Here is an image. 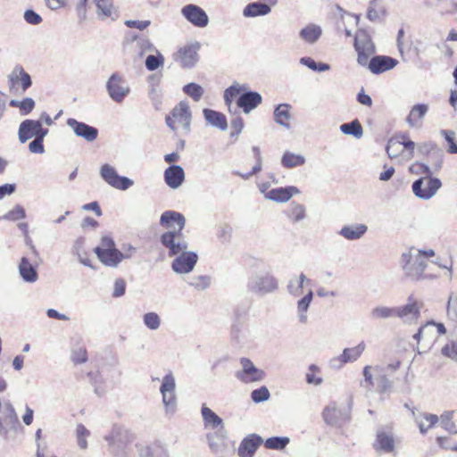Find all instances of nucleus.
Listing matches in <instances>:
<instances>
[{"label": "nucleus", "mask_w": 457, "mask_h": 457, "mask_svg": "<svg viewBox=\"0 0 457 457\" xmlns=\"http://www.w3.org/2000/svg\"><path fill=\"white\" fill-rule=\"evenodd\" d=\"M160 225L168 229L162 234L160 242L168 250L170 257H174L188 248V243L182 233L186 225L183 214L175 211H166L161 215Z\"/></svg>", "instance_id": "1"}, {"label": "nucleus", "mask_w": 457, "mask_h": 457, "mask_svg": "<svg viewBox=\"0 0 457 457\" xmlns=\"http://www.w3.org/2000/svg\"><path fill=\"white\" fill-rule=\"evenodd\" d=\"M237 96H239L237 100V105L241 108L245 113H249L262 101V97L258 92L250 91L247 89L246 85L235 82L224 91V101L229 112H233L231 109L232 101L234 97Z\"/></svg>", "instance_id": "2"}, {"label": "nucleus", "mask_w": 457, "mask_h": 457, "mask_svg": "<svg viewBox=\"0 0 457 457\" xmlns=\"http://www.w3.org/2000/svg\"><path fill=\"white\" fill-rule=\"evenodd\" d=\"M401 264L404 275L411 280H420L424 278V270L427 267L426 260L420 253L412 249L403 253L401 256Z\"/></svg>", "instance_id": "3"}, {"label": "nucleus", "mask_w": 457, "mask_h": 457, "mask_svg": "<svg viewBox=\"0 0 457 457\" xmlns=\"http://www.w3.org/2000/svg\"><path fill=\"white\" fill-rule=\"evenodd\" d=\"M424 307V302L411 294L406 300V303L396 307V318L407 325L417 324L421 317V310Z\"/></svg>", "instance_id": "4"}, {"label": "nucleus", "mask_w": 457, "mask_h": 457, "mask_svg": "<svg viewBox=\"0 0 457 457\" xmlns=\"http://www.w3.org/2000/svg\"><path fill=\"white\" fill-rule=\"evenodd\" d=\"M278 281L270 271H260L252 275L248 288L260 295L270 294L278 289Z\"/></svg>", "instance_id": "5"}, {"label": "nucleus", "mask_w": 457, "mask_h": 457, "mask_svg": "<svg viewBox=\"0 0 457 457\" xmlns=\"http://www.w3.org/2000/svg\"><path fill=\"white\" fill-rule=\"evenodd\" d=\"M442 187V182L435 177L420 178L411 184L413 195L421 200H429Z\"/></svg>", "instance_id": "6"}, {"label": "nucleus", "mask_w": 457, "mask_h": 457, "mask_svg": "<svg viewBox=\"0 0 457 457\" xmlns=\"http://www.w3.org/2000/svg\"><path fill=\"white\" fill-rule=\"evenodd\" d=\"M8 84L12 94H23L32 85L30 75L21 65H16L8 75Z\"/></svg>", "instance_id": "7"}, {"label": "nucleus", "mask_w": 457, "mask_h": 457, "mask_svg": "<svg viewBox=\"0 0 457 457\" xmlns=\"http://www.w3.org/2000/svg\"><path fill=\"white\" fill-rule=\"evenodd\" d=\"M166 124L172 130L175 129L174 123L177 122L186 132L190 131L191 112L187 102H179L172 110L171 116H167Z\"/></svg>", "instance_id": "8"}, {"label": "nucleus", "mask_w": 457, "mask_h": 457, "mask_svg": "<svg viewBox=\"0 0 457 457\" xmlns=\"http://www.w3.org/2000/svg\"><path fill=\"white\" fill-rule=\"evenodd\" d=\"M176 382L172 373L165 375L162 378L160 391L162 396V403L167 413L173 414L176 411L177 400L175 395Z\"/></svg>", "instance_id": "9"}, {"label": "nucleus", "mask_w": 457, "mask_h": 457, "mask_svg": "<svg viewBox=\"0 0 457 457\" xmlns=\"http://www.w3.org/2000/svg\"><path fill=\"white\" fill-rule=\"evenodd\" d=\"M322 417L327 425L342 428L350 420V411L345 407H338L333 403L323 410Z\"/></svg>", "instance_id": "10"}, {"label": "nucleus", "mask_w": 457, "mask_h": 457, "mask_svg": "<svg viewBox=\"0 0 457 457\" xmlns=\"http://www.w3.org/2000/svg\"><path fill=\"white\" fill-rule=\"evenodd\" d=\"M101 178L111 187L119 190H127L134 185V181L127 177L120 176L110 164H104L100 168Z\"/></svg>", "instance_id": "11"}, {"label": "nucleus", "mask_w": 457, "mask_h": 457, "mask_svg": "<svg viewBox=\"0 0 457 457\" xmlns=\"http://www.w3.org/2000/svg\"><path fill=\"white\" fill-rule=\"evenodd\" d=\"M242 369L236 372V378L243 383L249 384L262 381L265 372L258 369L253 362L247 358H241Z\"/></svg>", "instance_id": "12"}, {"label": "nucleus", "mask_w": 457, "mask_h": 457, "mask_svg": "<svg viewBox=\"0 0 457 457\" xmlns=\"http://www.w3.org/2000/svg\"><path fill=\"white\" fill-rule=\"evenodd\" d=\"M106 88L110 97L117 103H121L130 91L126 80L118 73L109 78Z\"/></svg>", "instance_id": "13"}, {"label": "nucleus", "mask_w": 457, "mask_h": 457, "mask_svg": "<svg viewBox=\"0 0 457 457\" xmlns=\"http://www.w3.org/2000/svg\"><path fill=\"white\" fill-rule=\"evenodd\" d=\"M198 261V255L195 252L184 250L175 255L171 263V268L178 274H187L191 272Z\"/></svg>", "instance_id": "14"}, {"label": "nucleus", "mask_w": 457, "mask_h": 457, "mask_svg": "<svg viewBox=\"0 0 457 457\" xmlns=\"http://www.w3.org/2000/svg\"><path fill=\"white\" fill-rule=\"evenodd\" d=\"M66 124L77 137L83 138L87 142H93L98 137V129L96 128L79 121L76 119L69 118Z\"/></svg>", "instance_id": "15"}, {"label": "nucleus", "mask_w": 457, "mask_h": 457, "mask_svg": "<svg viewBox=\"0 0 457 457\" xmlns=\"http://www.w3.org/2000/svg\"><path fill=\"white\" fill-rule=\"evenodd\" d=\"M365 348L366 345L363 341L354 347L345 348L343 353L337 358L330 360V366L333 368H340L345 363L357 361L364 352Z\"/></svg>", "instance_id": "16"}, {"label": "nucleus", "mask_w": 457, "mask_h": 457, "mask_svg": "<svg viewBox=\"0 0 457 457\" xmlns=\"http://www.w3.org/2000/svg\"><path fill=\"white\" fill-rule=\"evenodd\" d=\"M182 15L193 25L204 28L208 25L209 18L206 12L198 5L187 4L181 9Z\"/></svg>", "instance_id": "17"}, {"label": "nucleus", "mask_w": 457, "mask_h": 457, "mask_svg": "<svg viewBox=\"0 0 457 457\" xmlns=\"http://www.w3.org/2000/svg\"><path fill=\"white\" fill-rule=\"evenodd\" d=\"M18 423V417L13 406L7 403L0 411V435H6Z\"/></svg>", "instance_id": "18"}, {"label": "nucleus", "mask_w": 457, "mask_h": 457, "mask_svg": "<svg viewBox=\"0 0 457 457\" xmlns=\"http://www.w3.org/2000/svg\"><path fill=\"white\" fill-rule=\"evenodd\" d=\"M263 443V439L257 434H251L245 437L238 447L239 457H253L258 447Z\"/></svg>", "instance_id": "19"}, {"label": "nucleus", "mask_w": 457, "mask_h": 457, "mask_svg": "<svg viewBox=\"0 0 457 457\" xmlns=\"http://www.w3.org/2000/svg\"><path fill=\"white\" fill-rule=\"evenodd\" d=\"M94 251L100 262L109 267H117L123 259L131 258V253H122L116 248L103 252L100 249H95Z\"/></svg>", "instance_id": "20"}, {"label": "nucleus", "mask_w": 457, "mask_h": 457, "mask_svg": "<svg viewBox=\"0 0 457 457\" xmlns=\"http://www.w3.org/2000/svg\"><path fill=\"white\" fill-rule=\"evenodd\" d=\"M199 49L200 44L198 42L187 45L180 48L178 54L180 59L181 65L185 68L193 67L198 61Z\"/></svg>", "instance_id": "21"}, {"label": "nucleus", "mask_w": 457, "mask_h": 457, "mask_svg": "<svg viewBox=\"0 0 457 457\" xmlns=\"http://www.w3.org/2000/svg\"><path fill=\"white\" fill-rule=\"evenodd\" d=\"M418 150L421 154L429 155L435 159V162L432 163V167L434 171H439L443 167L444 162V153L442 150L437 148L436 145L433 142H424L418 145Z\"/></svg>", "instance_id": "22"}, {"label": "nucleus", "mask_w": 457, "mask_h": 457, "mask_svg": "<svg viewBox=\"0 0 457 457\" xmlns=\"http://www.w3.org/2000/svg\"><path fill=\"white\" fill-rule=\"evenodd\" d=\"M163 177L169 187L177 189L185 180V171L180 165L172 164L164 170Z\"/></svg>", "instance_id": "23"}, {"label": "nucleus", "mask_w": 457, "mask_h": 457, "mask_svg": "<svg viewBox=\"0 0 457 457\" xmlns=\"http://www.w3.org/2000/svg\"><path fill=\"white\" fill-rule=\"evenodd\" d=\"M411 415L422 435H425L439 421L437 415L428 412H416L414 408L411 409Z\"/></svg>", "instance_id": "24"}, {"label": "nucleus", "mask_w": 457, "mask_h": 457, "mask_svg": "<svg viewBox=\"0 0 457 457\" xmlns=\"http://www.w3.org/2000/svg\"><path fill=\"white\" fill-rule=\"evenodd\" d=\"M373 447L377 452L392 453L395 450V438L393 434L382 429L378 430Z\"/></svg>", "instance_id": "25"}, {"label": "nucleus", "mask_w": 457, "mask_h": 457, "mask_svg": "<svg viewBox=\"0 0 457 457\" xmlns=\"http://www.w3.org/2000/svg\"><path fill=\"white\" fill-rule=\"evenodd\" d=\"M397 64V61L386 55H377L370 58L369 69L374 74H379L386 71L393 69Z\"/></svg>", "instance_id": "26"}, {"label": "nucleus", "mask_w": 457, "mask_h": 457, "mask_svg": "<svg viewBox=\"0 0 457 457\" xmlns=\"http://www.w3.org/2000/svg\"><path fill=\"white\" fill-rule=\"evenodd\" d=\"M299 193L300 191L296 187L290 186L271 189L265 194V197L274 202L286 203L289 201L294 195Z\"/></svg>", "instance_id": "27"}, {"label": "nucleus", "mask_w": 457, "mask_h": 457, "mask_svg": "<svg viewBox=\"0 0 457 457\" xmlns=\"http://www.w3.org/2000/svg\"><path fill=\"white\" fill-rule=\"evenodd\" d=\"M37 120H25L19 127L18 137L19 141L23 144L29 139L37 137Z\"/></svg>", "instance_id": "28"}, {"label": "nucleus", "mask_w": 457, "mask_h": 457, "mask_svg": "<svg viewBox=\"0 0 457 457\" xmlns=\"http://www.w3.org/2000/svg\"><path fill=\"white\" fill-rule=\"evenodd\" d=\"M428 111V105L425 104H418L411 107L409 115L406 118V122L411 128H419L421 126V121Z\"/></svg>", "instance_id": "29"}, {"label": "nucleus", "mask_w": 457, "mask_h": 457, "mask_svg": "<svg viewBox=\"0 0 457 457\" xmlns=\"http://www.w3.org/2000/svg\"><path fill=\"white\" fill-rule=\"evenodd\" d=\"M19 274L27 283H35L38 278L36 267L30 263L27 257H22L19 263Z\"/></svg>", "instance_id": "30"}, {"label": "nucleus", "mask_w": 457, "mask_h": 457, "mask_svg": "<svg viewBox=\"0 0 457 457\" xmlns=\"http://www.w3.org/2000/svg\"><path fill=\"white\" fill-rule=\"evenodd\" d=\"M205 120L212 126L226 130L228 129V122L226 116L217 111L212 109H204L203 111Z\"/></svg>", "instance_id": "31"}, {"label": "nucleus", "mask_w": 457, "mask_h": 457, "mask_svg": "<svg viewBox=\"0 0 457 457\" xmlns=\"http://www.w3.org/2000/svg\"><path fill=\"white\" fill-rule=\"evenodd\" d=\"M367 229L368 227L364 224L344 226L340 229L339 235L347 240H357L367 232Z\"/></svg>", "instance_id": "32"}, {"label": "nucleus", "mask_w": 457, "mask_h": 457, "mask_svg": "<svg viewBox=\"0 0 457 457\" xmlns=\"http://www.w3.org/2000/svg\"><path fill=\"white\" fill-rule=\"evenodd\" d=\"M313 298V292L309 290V292L297 302V318L298 321L302 324H305L308 321L307 312L309 310L310 304Z\"/></svg>", "instance_id": "33"}, {"label": "nucleus", "mask_w": 457, "mask_h": 457, "mask_svg": "<svg viewBox=\"0 0 457 457\" xmlns=\"http://www.w3.org/2000/svg\"><path fill=\"white\" fill-rule=\"evenodd\" d=\"M97 8V14L101 19L111 18L115 20L118 17L117 11L112 4V0H95Z\"/></svg>", "instance_id": "34"}, {"label": "nucleus", "mask_w": 457, "mask_h": 457, "mask_svg": "<svg viewBox=\"0 0 457 457\" xmlns=\"http://www.w3.org/2000/svg\"><path fill=\"white\" fill-rule=\"evenodd\" d=\"M355 50H362L370 53H375V46L370 37L364 30L357 31L354 37Z\"/></svg>", "instance_id": "35"}, {"label": "nucleus", "mask_w": 457, "mask_h": 457, "mask_svg": "<svg viewBox=\"0 0 457 457\" xmlns=\"http://www.w3.org/2000/svg\"><path fill=\"white\" fill-rule=\"evenodd\" d=\"M201 414L204 420V426L212 428H223V420L212 410L206 405L201 408Z\"/></svg>", "instance_id": "36"}, {"label": "nucleus", "mask_w": 457, "mask_h": 457, "mask_svg": "<svg viewBox=\"0 0 457 457\" xmlns=\"http://www.w3.org/2000/svg\"><path fill=\"white\" fill-rule=\"evenodd\" d=\"M322 34V29L315 24H309L299 32V37L308 44H314Z\"/></svg>", "instance_id": "37"}, {"label": "nucleus", "mask_w": 457, "mask_h": 457, "mask_svg": "<svg viewBox=\"0 0 457 457\" xmlns=\"http://www.w3.org/2000/svg\"><path fill=\"white\" fill-rule=\"evenodd\" d=\"M270 5L266 3L253 2L245 7L243 14L245 17H255L266 15L270 12Z\"/></svg>", "instance_id": "38"}, {"label": "nucleus", "mask_w": 457, "mask_h": 457, "mask_svg": "<svg viewBox=\"0 0 457 457\" xmlns=\"http://www.w3.org/2000/svg\"><path fill=\"white\" fill-rule=\"evenodd\" d=\"M286 214L293 223L300 222L307 217L305 206L295 202L290 204Z\"/></svg>", "instance_id": "39"}, {"label": "nucleus", "mask_w": 457, "mask_h": 457, "mask_svg": "<svg viewBox=\"0 0 457 457\" xmlns=\"http://www.w3.org/2000/svg\"><path fill=\"white\" fill-rule=\"evenodd\" d=\"M290 105L287 104H278L274 110L275 121L286 129L290 128L289 120L291 118L289 112Z\"/></svg>", "instance_id": "40"}, {"label": "nucleus", "mask_w": 457, "mask_h": 457, "mask_svg": "<svg viewBox=\"0 0 457 457\" xmlns=\"http://www.w3.org/2000/svg\"><path fill=\"white\" fill-rule=\"evenodd\" d=\"M370 316L375 320L396 318V307L378 305L371 309Z\"/></svg>", "instance_id": "41"}, {"label": "nucleus", "mask_w": 457, "mask_h": 457, "mask_svg": "<svg viewBox=\"0 0 457 457\" xmlns=\"http://www.w3.org/2000/svg\"><path fill=\"white\" fill-rule=\"evenodd\" d=\"M385 12L383 0H371L368 7L367 18L371 21H378Z\"/></svg>", "instance_id": "42"}, {"label": "nucleus", "mask_w": 457, "mask_h": 457, "mask_svg": "<svg viewBox=\"0 0 457 457\" xmlns=\"http://www.w3.org/2000/svg\"><path fill=\"white\" fill-rule=\"evenodd\" d=\"M453 411H444L440 418V425L441 427L449 432L450 434L456 435L457 434V421H454L453 419Z\"/></svg>", "instance_id": "43"}, {"label": "nucleus", "mask_w": 457, "mask_h": 457, "mask_svg": "<svg viewBox=\"0 0 457 457\" xmlns=\"http://www.w3.org/2000/svg\"><path fill=\"white\" fill-rule=\"evenodd\" d=\"M340 130L345 135L353 136L356 138H361L363 135V129L358 120H353L351 122L343 123L340 125Z\"/></svg>", "instance_id": "44"}, {"label": "nucleus", "mask_w": 457, "mask_h": 457, "mask_svg": "<svg viewBox=\"0 0 457 457\" xmlns=\"http://www.w3.org/2000/svg\"><path fill=\"white\" fill-rule=\"evenodd\" d=\"M290 443L288 436H271L263 441L266 449L269 450H284Z\"/></svg>", "instance_id": "45"}, {"label": "nucleus", "mask_w": 457, "mask_h": 457, "mask_svg": "<svg viewBox=\"0 0 457 457\" xmlns=\"http://www.w3.org/2000/svg\"><path fill=\"white\" fill-rule=\"evenodd\" d=\"M206 438L212 453H217L224 447V435L221 432L209 433Z\"/></svg>", "instance_id": "46"}, {"label": "nucleus", "mask_w": 457, "mask_h": 457, "mask_svg": "<svg viewBox=\"0 0 457 457\" xmlns=\"http://www.w3.org/2000/svg\"><path fill=\"white\" fill-rule=\"evenodd\" d=\"M305 158L301 154L286 152L281 159V163L286 168H295L303 165Z\"/></svg>", "instance_id": "47"}, {"label": "nucleus", "mask_w": 457, "mask_h": 457, "mask_svg": "<svg viewBox=\"0 0 457 457\" xmlns=\"http://www.w3.org/2000/svg\"><path fill=\"white\" fill-rule=\"evenodd\" d=\"M440 135L445 138L447 143L446 151L449 154H457V143L455 141V131L452 129H441Z\"/></svg>", "instance_id": "48"}, {"label": "nucleus", "mask_w": 457, "mask_h": 457, "mask_svg": "<svg viewBox=\"0 0 457 457\" xmlns=\"http://www.w3.org/2000/svg\"><path fill=\"white\" fill-rule=\"evenodd\" d=\"M144 325L150 330H157L162 324L161 318L158 313L149 312L143 315Z\"/></svg>", "instance_id": "49"}, {"label": "nucleus", "mask_w": 457, "mask_h": 457, "mask_svg": "<svg viewBox=\"0 0 457 457\" xmlns=\"http://www.w3.org/2000/svg\"><path fill=\"white\" fill-rule=\"evenodd\" d=\"M386 150L389 158L393 159L398 157L401 154L403 153L402 141L399 140L397 137L390 138L387 142Z\"/></svg>", "instance_id": "50"}, {"label": "nucleus", "mask_w": 457, "mask_h": 457, "mask_svg": "<svg viewBox=\"0 0 457 457\" xmlns=\"http://www.w3.org/2000/svg\"><path fill=\"white\" fill-rule=\"evenodd\" d=\"M183 91L186 95L192 97L195 102H198L203 95H204V88L196 84V83H188L184 86Z\"/></svg>", "instance_id": "51"}, {"label": "nucleus", "mask_w": 457, "mask_h": 457, "mask_svg": "<svg viewBox=\"0 0 457 457\" xmlns=\"http://www.w3.org/2000/svg\"><path fill=\"white\" fill-rule=\"evenodd\" d=\"M187 283H188V285H190L196 290L203 291L210 287L211 277H209V276L192 277Z\"/></svg>", "instance_id": "52"}, {"label": "nucleus", "mask_w": 457, "mask_h": 457, "mask_svg": "<svg viewBox=\"0 0 457 457\" xmlns=\"http://www.w3.org/2000/svg\"><path fill=\"white\" fill-rule=\"evenodd\" d=\"M25 218H26L25 209L20 204H16L13 207V209L9 211L3 216L4 220H10V221H16V220H22Z\"/></svg>", "instance_id": "53"}, {"label": "nucleus", "mask_w": 457, "mask_h": 457, "mask_svg": "<svg viewBox=\"0 0 457 457\" xmlns=\"http://www.w3.org/2000/svg\"><path fill=\"white\" fill-rule=\"evenodd\" d=\"M157 54H150L145 59V67L148 71H153L157 70L163 64L164 58L158 51Z\"/></svg>", "instance_id": "54"}, {"label": "nucleus", "mask_w": 457, "mask_h": 457, "mask_svg": "<svg viewBox=\"0 0 457 457\" xmlns=\"http://www.w3.org/2000/svg\"><path fill=\"white\" fill-rule=\"evenodd\" d=\"M409 170L410 172L416 175L422 174L424 175L423 178L432 177L434 172L428 164L422 162H415L411 164L409 168Z\"/></svg>", "instance_id": "55"}, {"label": "nucleus", "mask_w": 457, "mask_h": 457, "mask_svg": "<svg viewBox=\"0 0 457 457\" xmlns=\"http://www.w3.org/2000/svg\"><path fill=\"white\" fill-rule=\"evenodd\" d=\"M320 369L315 365L311 364L308 368V372L306 373L305 379L308 384L319 386L323 382V379L320 377H317L316 373H320Z\"/></svg>", "instance_id": "56"}, {"label": "nucleus", "mask_w": 457, "mask_h": 457, "mask_svg": "<svg viewBox=\"0 0 457 457\" xmlns=\"http://www.w3.org/2000/svg\"><path fill=\"white\" fill-rule=\"evenodd\" d=\"M447 316L457 323V295L451 293L447 301Z\"/></svg>", "instance_id": "57"}, {"label": "nucleus", "mask_w": 457, "mask_h": 457, "mask_svg": "<svg viewBox=\"0 0 457 457\" xmlns=\"http://www.w3.org/2000/svg\"><path fill=\"white\" fill-rule=\"evenodd\" d=\"M377 375V383H378V390L380 393H386L392 386V382L387 378V373L386 372H376Z\"/></svg>", "instance_id": "58"}, {"label": "nucleus", "mask_w": 457, "mask_h": 457, "mask_svg": "<svg viewBox=\"0 0 457 457\" xmlns=\"http://www.w3.org/2000/svg\"><path fill=\"white\" fill-rule=\"evenodd\" d=\"M270 392L266 386H261L251 393V398L254 403H262L270 398Z\"/></svg>", "instance_id": "59"}, {"label": "nucleus", "mask_w": 457, "mask_h": 457, "mask_svg": "<svg viewBox=\"0 0 457 457\" xmlns=\"http://www.w3.org/2000/svg\"><path fill=\"white\" fill-rule=\"evenodd\" d=\"M71 360L74 363L82 364L87 361V350L84 346H79L72 350Z\"/></svg>", "instance_id": "60"}, {"label": "nucleus", "mask_w": 457, "mask_h": 457, "mask_svg": "<svg viewBox=\"0 0 457 457\" xmlns=\"http://www.w3.org/2000/svg\"><path fill=\"white\" fill-rule=\"evenodd\" d=\"M444 356L457 361V341H452L446 344L441 350Z\"/></svg>", "instance_id": "61"}, {"label": "nucleus", "mask_w": 457, "mask_h": 457, "mask_svg": "<svg viewBox=\"0 0 457 457\" xmlns=\"http://www.w3.org/2000/svg\"><path fill=\"white\" fill-rule=\"evenodd\" d=\"M137 40V45L138 46L140 52L139 55L142 56L147 51H156L154 45L151 41L146 37H134Z\"/></svg>", "instance_id": "62"}, {"label": "nucleus", "mask_w": 457, "mask_h": 457, "mask_svg": "<svg viewBox=\"0 0 457 457\" xmlns=\"http://www.w3.org/2000/svg\"><path fill=\"white\" fill-rule=\"evenodd\" d=\"M19 108L21 115H28L35 108V101L30 97H26L21 101Z\"/></svg>", "instance_id": "63"}, {"label": "nucleus", "mask_w": 457, "mask_h": 457, "mask_svg": "<svg viewBox=\"0 0 457 457\" xmlns=\"http://www.w3.org/2000/svg\"><path fill=\"white\" fill-rule=\"evenodd\" d=\"M24 20L31 25H38L42 22V17L33 10H26L24 12Z\"/></svg>", "instance_id": "64"}]
</instances>
